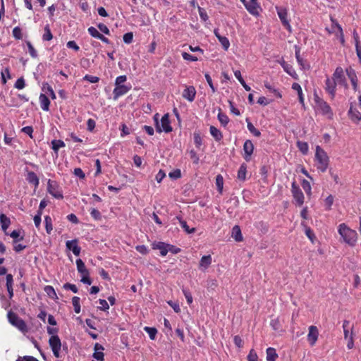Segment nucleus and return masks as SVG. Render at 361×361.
<instances>
[{"instance_id":"obj_1","label":"nucleus","mask_w":361,"mask_h":361,"mask_svg":"<svg viewBox=\"0 0 361 361\" xmlns=\"http://www.w3.org/2000/svg\"><path fill=\"white\" fill-rule=\"evenodd\" d=\"M338 232L344 242L350 246H354L357 240V233L355 230L350 228L343 223L338 226Z\"/></svg>"},{"instance_id":"obj_2","label":"nucleus","mask_w":361,"mask_h":361,"mask_svg":"<svg viewBox=\"0 0 361 361\" xmlns=\"http://www.w3.org/2000/svg\"><path fill=\"white\" fill-rule=\"evenodd\" d=\"M315 159L317 162V169L325 172L329 166V159L326 152L319 145L316 147Z\"/></svg>"},{"instance_id":"obj_3","label":"nucleus","mask_w":361,"mask_h":361,"mask_svg":"<svg viewBox=\"0 0 361 361\" xmlns=\"http://www.w3.org/2000/svg\"><path fill=\"white\" fill-rule=\"evenodd\" d=\"M7 317L9 323L17 328L22 333L25 334L28 331L26 323L24 320L19 317L17 314L13 312L12 311H9L7 314Z\"/></svg>"},{"instance_id":"obj_4","label":"nucleus","mask_w":361,"mask_h":361,"mask_svg":"<svg viewBox=\"0 0 361 361\" xmlns=\"http://www.w3.org/2000/svg\"><path fill=\"white\" fill-rule=\"evenodd\" d=\"M47 191L56 199H63V195L57 182L49 179L47 181Z\"/></svg>"},{"instance_id":"obj_5","label":"nucleus","mask_w":361,"mask_h":361,"mask_svg":"<svg viewBox=\"0 0 361 361\" xmlns=\"http://www.w3.org/2000/svg\"><path fill=\"white\" fill-rule=\"evenodd\" d=\"M156 130L159 133L161 132L169 133L172 131V127L170 124L169 114H164L161 119V122L157 123Z\"/></svg>"},{"instance_id":"obj_6","label":"nucleus","mask_w":361,"mask_h":361,"mask_svg":"<svg viewBox=\"0 0 361 361\" xmlns=\"http://www.w3.org/2000/svg\"><path fill=\"white\" fill-rule=\"evenodd\" d=\"M291 192L294 200L297 202V204L298 206H302L305 202V197L303 192L295 181H293L291 184Z\"/></svg>"},{"instance_id":"obj_7","label":"nucleus","mask_w":361,"mask_h":361,"mask_svg":"<svg viewBox=\"0 0 361 361\" xmlns=\"http://www.w3.org/2000/svg\"><path fill=\"white\" fill-rule=\"evenodd\" d=\"M277 14L280 18L283 25L289 31L291 32V26L288 20V12L286 8L276 7Z\"/></svg>"},{"instance_id":"obj_8","label":"nucleus","mask_w":361,"mask_h":361,"mask_svg":"<svg viewBox=\"0 0 361 361\" xmlns=\"http://www.w3.org/2000/svg\"><path fill=\"white\" fill-rule=\"evenodd\" d=\"M318 109L322 114L327 116L329 118H332L333 113L330 106L322 99H318L316 100Z\"/></svg>"},{"instance_id":"obj_9","label":"nucleus","mask_w":361,"mask_h":361,"mask_svg":"<svg viewBox=\"0 0 361 361\" xmlns=\"http://www.w3.org/2000/svg\"><path fill=\"white\" fill-rule=\"evenodd\" d=\"M332 78L338 85L347 86L343 70L341 67H337L333 74Z\"/></svg>"},{"instance_id":"obj_10","label":"nucleus","mask_w":361,"mask_h":361,"mask_svg":"<svg viewBox=\"0 0 361 361\" xmlns=\"http://www.w3.org/2000/svg\"><path fill=\"white\" fill-rule=\"evenodd\" d=\"M243 151H244V159L249 161L250 160L251 155L254 151V145L252 142L250 140H247L243 145Z\"/></svg>"},{"instance_id":"obj_11","label":"nucleus","mask_w":361,"mask_h":361,"mask_svg":"<svg viewBox=\"0 0 361 361\" xmlns=\"http://www.w3.org/2000/svg\"><path fill=\"white\" fill-rule=\"evenodd\" d=\"M66 248L71 250L75 256H79L80 254L81 248L78 245V240L77 239L67 240L66 243Z\"/></svg>"},{"instance_id":"obj_12","label":"nucleus","mask_w":361,"mask_h":361,"mask_svg":"<svg viewBox=\"0 0 361 361\" xmlns=\"http://www.w3.org/2000/svg\"><path fill=\"white\" fill-rule=\"evenodd\" d=\"M247 10L253 15L258 14L259 6L257 0H242Z\"/></svg>"},{"instance_id":"obj_13","label":"nucleus","mask_w":361,"mask_h":361,"mask_svg":"<svg viewBox=\"0 0 361 361\" xmlns=\"http://www.w3.org/2000/svg\"><path fill=\"white\" fill-rule=\"evenodd\" d=\"M195 95L196 90L193 86H186L182 94L183 97L190 102L195 100Z\"/></svg>"},{"instance_id":"obj_14","label":"nucleus","mask_w":361,"mask_h":361,"mask_svg":"<svg viewBox=\"0 0 361 361\" xmlns=\"http://www.w3.org/2000/svg\"><path fill=\"white\" fill-rule=\"evenodd\" d=\"M318 329L315 326H310L309 327V333L307 335V340L311 345H314L318 338Z\"/></svg>"},{"instance_id":"obj_15","label":"nucleus","mask_w":361,"mask_h":361,"mask_svg":"<svg viewBox=\"0 0 361 361\" xmlns=\"http://www.w3.org/2000/svg\"><path fill=\"white\" fill-rule=\"evenodd\" d=\"M325 90L334 98L336 94V82L333 78H327L325 82Z\"/></svg>"},{"instance_id":"obj_16","label":"nucleus","mask_w":361,"mask_h":361,"mask_svg":"<svg viewBox=\"0 0 361 361\" xmlns=\"http://www.w3.org/2000/svg\"><path fill=\"white\" fill-rule=\"evenodd\" d=\"M131 88V86L123 85L121 87H115L113 91L114 99L116 100L120 97L126 94Z\"/></svg>"},{"instance_id":"obj_17","label":"nucleus","mask_w":361,"mask_h":361,"mask_svg":"<svg viewBox=\"0 0 361 361\" xmlns=\"http://www.w3.org/2000/svg\"><path fill=\"white\" fill-rule=\"evenodd\" d=\"M104 347L98 343H96L94 346V353H93V357L96 359L98 361H104V354L103 353Z\"/></svg>"},{"instance_id":"obj_18","label":"nucleus","mask_w":361,"mask_h":361,"mask_svg":"<svg viewBox=\"0 0 361 361\" xmlns=\"http://www.w3.org/2000/svg\"><path fill=\"white\" fill-rule=\"evenodd\" d=\"M212 259L210 255L203 256L200 261L199 269L205 271L212 264Z\"/></svg>"},{"instance_id":"obj_19","label":"nucleus","mask_w":361,"mask_h":361,"mask_svg":"<svg viewBox=\"0 0 361 361\" xmlns=\"http://www.w3.org/2000/svg\"><path fill=\"white\" fill-rule=\"evenodd\" d=\"M347 75L349 78V79L351 81L352 85L353 87V90L355 91L357 90V78L355 73V71L352 69L351 68L346 69Z\"/></svg>"},{"instance_id":"obj_20","label":"nucleus","mask_w":361,"mask_h":361,"mask_svg":"<svg viewBox=\"0 0 361 361\" xmlns=\"http://www.w3.org/2000/svg\"><path fill=\"white\" fill-rule=\"evenodd\" d=\"M348 116L351 121L355 123H358L361 121V113L356 109L353 108L352 105L348 111Z\"/></svg>"},{"instance_id":"obj_21","label":"nucleus","mask_w":361,"mask_h":361,"mask_svg":"<svg viewBox=\"0 0 361 361\" xmlns=\"http://www.w3.org/2000/svg\"><path fill=\"white\" fill-rule=\"evenodd\" d=\"M169 244H166L162 242H159L157 243H154L152 245L153 249H157L160 250V254L161 256L164 257L169 252Z\"/></svg>"},{"instance_id":"obj_22","label":"nucleus","mask_w":361,"mask_h":361,"mask_svg":"<svg viewBox=\"0 0 361 361\" xmlns=\"http://www.w3.org/2000/svg\"><path fill=\"white\" fill-rule=\"evenodd\" d=\"M40 106L42 110L48 111L49 110L50 101L49 98L44 94H40L39 97Z\"/></svg>"},{"instance_id":"obj_23","label":"nucleus","mask_w":361,"mask_h":361,"mask_svg":"<svg viewBox=\"0 0 361 361\" xmlns=\"http://www.w3.org/2000/svg\"><path fill=\"white\" fill-rule=\"evenodd\" d=\"M331 20L332 22V28L336 27L338 30L336 35L338 37H339L341 44H344L345 40L341 26L337 23L336 20L331 18Z\"/></svg>"},{"instance_id":"obj_24","label":"nucleus","mask_w":361,"mask_h":361,"mask_svg":"<svg viewBox=\"0 0 361 361\" xmlns=\"http://www.w3.org/2000/svg\"><path fill=\"white\" fill-rule=\"evenodd\" d=\"M26 180L28 183L35 185V188H37L39 184V180L37 176L33 171H29L27 173Z\"/></svg>"},{"instance_id":"obj_25","label":"nucleus","mask_w":361,"mask_h":361,"mask_svg":"<svg viewBox=\"0 0 361 361\" xmlns=\"http://www.w3.org/2000/svg\"><path fill=\"white\" fill-rule=\"evenodd\" d=\"M49 343L51 349H61V340L58 336H51Z\"/></svg>"},{"instance_id":"obj_26","label":"nucleus","mask_w":361,"mask_h":361,"mask_svg":"<svg viewBox=\"0 0 361 361\" xmlns=\"http://www.w3.org/2000/svg\"><path fill=\"white\" fill-rule=\"evenodd\" d=\"M176 219H177L181 227L187 233L190 234V233H193L195 232V228H190L187 224V222L185 221H184L180 216H177L176 217Z\"/></svg>"},{"instance_id":"obj_27","label":"nucleus","mask_w":361,"mask_h":361,"mask_svg":"<svg viewBox=\"0 0 361 361\" xmlns=\"http://www.w3.org/2000/svg\"><path fill=\"white\" fill-rule=\"evenodd\" d=\"M76 265L78 272L80 273L82 276L90 274L89 271L86 269L85 263L81 259H76Z\"/></svg>"},{"instance_id":"obj_28","label":"nucleus","mask_w":361,"mask_h":361,"mask_svg":"<svg viewBox=\"0 0 361 361\" xmlns=\"http://www.w3.org/2000/svg\"><path fill=\"white\" fill-rule=\"evenodd\" d=\"M232 237L237 242H241L243 240V235L240 226L235 225L232 228Z\"/></svg>"},{"instance_id":"obj_29","label":"nucleus","mask_w":361,"mask_h":361,"mask_svg":"<svg viewBox=\"0 0 361 361\" xmlns=\"http://www.w3.org/2000/svg\"><path fill=\"white\" fill-rule=\"evenodd\" d=\"M292 89L297 91V94L298 95L299 97V102L300 104L304 105V97L301 86L298 83L294 82L292 85Z\"/></svg>"},{"instance_id":"obj_30","label":"nucleus","mask_w":361,"mask_h":361,"mask_svg":"<svg viewBox=\"0 0 361 361\" xmlns=\"http://www.w3.org/2000/svg\"><path fill=\"white\" fill-rule=\"evenodd\" d=\"M278 357V354L274 348H268L267 349V361H276Z\"/></svg>"},{"instance_id":"obj_31","label":"nucleus","mask_w":361,"mask_h":361,"mask_svg":"<svg viewBox=\"0 0 361 361\" xmlns=\"http://www.w3.org/2000/svg\"><path fill=\"white\" fill-rule=\"evenodd\" d=\"M0 224L3 231H6L10 226L11 221L5 214H0Z\"/></svg>"},{"instance_id":"obj_32","label":"nucleus","mask_w":361,"mask_h":361,"mask_svg":"<svg viewBox=\"0 0 361 361\" xmlns=\"http://www.w3.org/2000/svg\"><path fill=\"white\" fill-rule=\"evenodd\" d=\"M209 131H210L211 135L214 137V138L216 141H220L222 139V137H223L222 133L216 127H214L213 126H210Z\"/></svg>"},{"instance_id":"obj_33","label":"nucleus","mask_w":361,"mask_h":361,"mask_svg":"<svg viewBox=\"0 0 361 361\" xmlns=\"http://www.w3.org/2000/svg\"><path fill=\"white\" fill-rule=\"evenodd\" d=\"M65 147V143L61 140H53L51 141V148L57 154L59 149Z\"/></svg>"},{"instance_id":"obj_34","label":"nucleus","mask_w":361,"mask_h":361,"mask_svg":"<svg viewBox=\"0 0 361 361\" xmlns=\"http://www.w3.org/2000/svg\"><path fill=\"white\" fill-rule=\"evenodd\" d=\"M247 166L245 164H242L238 171V178L240 180H245L246 178Z\"/></svg>"},{"instance_id":"obj_35","label":"nucleus","mask_w":361,"mask_h":361,"mask_svg":"<svg viewBox=\"0 0 361 361\" xmlns=\"http://www.w3.org/2000/svg\"><path fill=\"white\" fill-rule=\"evenodd\" d=\"M281 65L282 66L283 70L288 73L291 76H294V75H295V70L293 69V68L292 67L291 65L287 63L286 62H285L284 61L281 63Z\"/></svg>"},{"instance_id":"obj_36","label":"nucleus","mask_w":361,"mask_h":361,"mask_svg":"<svg viewBox=\"0 0 361 361\" xmlns=\"http://www.w3.org/2000/svg\"><path fill=\"white\" fill-rule=\"evenodd\" d=\"M246 121L247 123V129L249 130V131L252 134H253L255 136L259 137L261 135L260 131L255 128L253 124L251 122L249 121L248 118L246 119Z\"/></svg>"},{"instance_id":"obj_37","label":"nucleus","mask_w":361,"mask_h":361,"mask_svg":"<svg viewBox=\"0 0 361 361\" xmlns=\"http://www.w3.org/2000/svg\"><path fill=\"white\" fill-rule=\"evenodd\" d=\"M44 292L47 295L52 299H57V295L55 292L54 288L51 286H46L44 288Z\"/></svg>"},{"instance_id":"obj_38","label":"nucleus","mask_w":361,"mask_h":361,"mask_svg":"<svg viewBox=\"0 0 361 361\" xmlns=\"http://www.w3.org/2000/svg\"><path fill=\"white\" fill-rule=\"evenodd\" d=\"M44 223L46 231L48 234H50L53 230L51 218L49 216H46L44 217Z\"/></svg>"},{"instance_id":"obj_39","label":"nucleus","mask_w":361,"mask_h":361,"mask_svg":"<svg viewBox=\"0 0 361 361\" xmlns=\"http://www.w3.org/2000/svg\"><path fill=\"white\" fill-rule=\"evenodd\" d=\"M297 146L299 150L303 154H306L308 152L309 147L307 142L302 141H298L297 142Z\"/></svg>"},{"instance_id":"obj_40","label":"nucleus","mask_w":361,"mask_h":361,"mask_svg":"<svg viewBox=\"0 0 361 361\" xmlns=\"http://www.w3.org/2000/svg\"><path fill=\"white\" fill-rule=\"evenodd\" d=\"M80 299L79 297L74 296L72 298V303L74 307V311L75 313L78 314L80 312Z\"/></svg>"},{"instance_id":"obj_41","label":"nucleus","mask_w":361,"mask_h":361,"mask_svg":"<svg viewBox=\"0 0 361 361\" xmlns=\"http://www.w3.org/2000/svg\"><path fill=\"white\" fill-rule=\"evenodd\" d=\"M349 324L350 322L348 320H344L343 323V334H344V338L348 339L350 337V333L349 330Z\"/></svg>"},{"instance_id":"obj_42","label":"nucleus","mask_w":361,"mask_h":361,"mask_svg":"<svg viewBox=\"0 0 361 361\" xmlns=\"http://www.w3.org/2000/svg\"><path fill=\"white\" fill-rule=\"evenodd\" d=\"M218 119L221 124L224 126H226L229 121V118L227 115L221 111L218 114Z\"/></svg>"},{"instance_id":"obj_43","label":"nucleus","mask_w":361,"mask_h":361,"mask_svg":"<svg viewBox=\"0 0 361 361\" xmlns=\"http://www.w3.org/2000/svg\"><path fill=\"white\" fill-rule=\"evenodd\" d=\"M53 38L51 30L49 25H46L44 27V33L42 36V39L44 41H50Z\"/></svg>"},{"instance_id":"obj_44","label":"nucleus","mask_w":361,"mask_h":361,"mask_svg":"<svg viewBox=\"0 0 361 361\" xmlns=\"http://www.w3.org/2000/svg\"><path fill=\"white\" fill-rule=\"evenodd\" d=\"M216 185L219 192H221L224 185V178L220 174L217 175L216 177Z\"/></svg>"},{"instance_id":"obj_45","label":"nucleus","mask_w":361,"mask_h":361,"mask_svg":"<svg viewBox=\"0 0 361 361\" xmlns=\"http://www.w3.org/2000/svg\"><path fill=\"white\" fill-rule=\"evenodd\" d=\"M302 187L303 190H305V192L307 193V195L310 196L312 188H311V185H310V182L308 180L304 179L302 182Z\"/></svg>"},{"instance_id":"obj_46","label":"nucleus","mask_w":361,"mask_h":361,"mask_svg":"<svg viewBox=\"0 0 361 361\" xmlns=\"http://www.w3.org/2000/svg\"><path fill=\"white\" fill-rule=\"evenodd\" d=\"M145 331L149 334V338L152 340H154L156 337V334L157 333V330L153 327H145Z\"/></svg>"},{"instance_id":"obj_47","label":"nucleus","mask_w":361,"mask_h":361,"mask_svg":"<svg viewBox=\"0 0 361 361\" xmlns=\"http://www.w3.org/2000/svg\"><path fill=\"white\" fill-rule=\"evenodd\" d=\"M183 293L189 305L192 304L193 299L191 293L188 288H183L182 289Z\"/></svg>"},{"instance_id":"obj_48","label":"nucleus","mask_w":361,"mask_h":361,"mask_svg":"<svg viewBox=\"0 0 361 361\" xmlns=\"http://www.w3.org/2000/svg\"><path fill=\"white\" fill-rule=\"evenodd\" d=\"M87 30L89 34L92 37L97 38L98 39L102 35V34L94 27H90Z\"/></svg>"},{"instance_id":"obj_49","label":"nucleus","mask_w":361,"mask_h":361,"mask_svg":"<svg viewBox=\"0 0 361 361\" xmlns=\"http://www.w3.org/2000/svg\"><path fill=\"white\" fill-rule=\"evenodd\" d=\"M219 41L221 43L222 47L227 50L230 47V42L227 37L222 36L221 37H219Z\"/></svg>"},{"instance_id":"obj_50","label":"nucleus","mask_w":361,"mask_h":361,"mask_svg":"<svg viewBox=\"0 0 361 361\" xmlns=\"http://www.w3.org/2000/svg\"><path fill=\"white\" fill-rule=\"evenodd\" d=\"M13 32V36L16 39H20L23 38L22 30H21V29L19 27H15L13 29V32Z\"/></svg>"},{"instance_id":"obj_51","label":"nucleus","mask_w":361,"mask_h":361,"mask_svg":"<svg viewBox=\"0 0 361 361\" xmlns=\"http://www.w3.org/2000/svg\"><path fill=\"white\" fill-rule=\"evenodd\" d=\"M169 176L172 179H178L181 177V171L180 169H176L169 173Z\"/></svg>"},{"instance_id":"obj_52","label":"nucleus","mask_w":361,"mask_h":361,"mask_svg":"<svg viewBox=\"0 0 361 361\" xmlns=\"http://www.w3.org/2000/svg\"><path fill=\"white\" fill-rule=\"evenodd\" d=\"M194 142L197 148H200L202 144V140L199 133H194Z\"/></svg>"},{"instance_id":"obj_53","label":"nucleus","mask_w":361,"mask_h":361,"mask_svg":"<svg viewBox=\"0 0 361 361\" xmlns=\"http://www.w3.org/2000/svg\"><path fill=\"white\" fill-rule=\"evenodd\" d=\"M63 288L66 290H71L74 293H77L78 291V289L77 286L75 284L66 283L63 285Z\"/></svg>"},{"instance_id":"obj_54","label":"nucleus","mask_w":361,"mask_h":361,"mask_svg":"<svg viewBox=\"0 0 361 361\" xmlns=\"http://www.w3.org/2000/svg\"><path fill=\"white\" fill-rule=\"evenodd\" d=\"M83 80H86V81H88L91 83H96V82H98L99 80V78L97 76H93V75H85L84 77H83Z\"/></svg>"},{"instance_id":"obj_55","label":"nucleus","mask_w":361,"mask_h":361,"mask_svg":"<svg viewBox=\"0 0 361 361\" xmlns=\"http://www.w3.org/2000/svg\"><path fill=\"white\" fill-rule=\"evenodd\" d=\"M27 48H28V51H29L30 55L32 58H36L37 56V52L33 46L32 45L31 42H27Z\"/></svg>"},{"instance_id":"obj_56","label":"nucleus","mask_w":361,"mask_h":361,"mask_svg":"<svg viewBox=\"0 0 361 361\" xmlns=\"http://www.w3.org/2000/svg\"><path fill=\"white\" fill-rule=\"evenodd\" d=\"M270 325L275 331H279L281 329L280 322L278 318L272 319Z\"/></svg>"},{"instance_id":"obj_57","label":"nucleus","mask_w":361,"mask_h":361,"mask_svg":"<svg viewBox=\"0 0 361 361\" xmlns=\"http://www.w3.org/2000/svg\"><path fill=\"white\" fill-rule=\"evenodd\" d=\"M334 203V197L330 195L325 199V207L327 210H330Z\"/></svg>"},{"instance_id":"obj_58","label":"nucleus","mask_w":361,"mask_h":361,"mask_svg":"<svg viewBox=\"0 0 361 361\" xmlns=\"http://www.w3.org/2000/svg\"><path fill=\"white\" fill-rule=\"evenodd\" d=\"M90 214L95 220H99L102 217L101 213L97 209L92 208L90 209Z\"/></svg>"},{"instance_id":"obj_59","label":"nucleus","mask_w":361,"mask_h":361,"mask_svg":"<svg viewBox=\"0 0 361 361\" xmlns=\"http://www.w3.org/2000/svg\"><path fill=\"white\" fill-rule=\"evenodd\" d=\"M182 56H183V59H185L186 61H197L198 60V59L196 56H192L187 52H183Z\"/></svg>"},{"instance_id":"obj_60","label":"nucleus","mask_w":361,"mask_h":361,"mask_svg":"<svg viewBox=\"0 0 361 361\" xmlns=\"http://www.w3.org/2000/svg\"><path fill=\"white\" fill-rule=\"evenodd\" d=\"M14 86L16 89H18V90L23 89L25 86V82L24 79L23 78H18L16 80Z\"/></svg>"},{"instance_id":"obj_61","label":"nucleus","mask_w":361,"mask_h":361,"mask_svg":"<svg viewBox=\"0 0 361 361\" xmlns=\"http://www.w3.org/2000/svg\"><path fill=\"white\" fill-rule=\"evenodd\" d=\"M247 361H258V356L253 349L250 351L247 355Z\"/></svg>"},{"instance_id":"obj_62","label":"nucleus","mask_w":361,"mask_h":361,"mask_svg":"<svg viewBox=\"0 0 361 361\" xmlns=\"http://www.w3.org/2000/svg\"><path fill=\"white\" fill-rule=\"evenodd\" d=\"M99 303L101 305L100 307H98L99 310H102L103 311H106L109 309V305H108L107 302L105 300L99 299Z\"/></svg>"},{"instance_id":"obj_63","label":"nucleus","mask_w":361,"mask_h":361,"mask_svg":"<svg viewBox=\"0 0 361 361\" xmlns=\"http://www.w3.org/2000/svg\"><path fill=\"white\" fill-rule=\"evenodd\" d=\"M355 48L357 56H358L360 61H361V46L360 45L359 36H357L356 37Z\"/></svg>"},{"instance_id":"obj_64","label":"nucleus","mask_w":361,"mask_h":361,"mask_svg":"<svg viewBox=\"0 0 361 361\" xmlns=\"http://www.w3.org/2000/svg\"><path fill=\"white\" fill-rule=\"evenodd\" d=\"M16 361H39V360L32 356H24L23 357H19Z\"/></svg>"}]
</instances>
